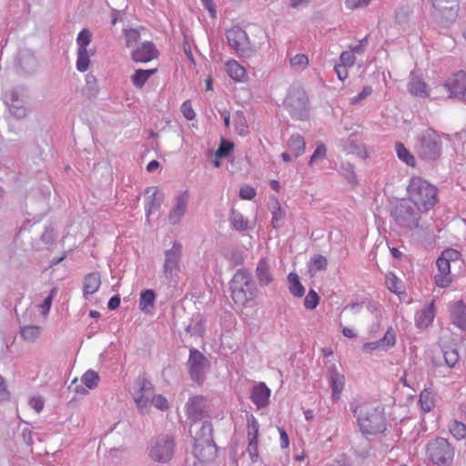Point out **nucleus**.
Listing matches in <instances>:
<instances>
[{"mask_svg":"<svg viewBox=\"0 0 466 466\" xmlns=\"http://www.w3.org/2000/svg\"><path fill=\"white\" fill-rule=\"evenodd\" d=\"M350 410L364 435H375L386 431L384 409L367 403H350Z\"/></svg>","mask_w":466,"mask_h":466,"instance_id":"f257e3e1","label":"nucleus"},{"mask_svg":"<svg viewBox=\"0 0 466 466\" xmlns=\"http://www.w3.org/2000/svg\"><path fill=\"white\" fill-rule=\"evenodd\" d=\"M407 190V200L425 212L432 208L438 201L437 187L420 177L410 178Z\"/></svg>","mask_w":466,"mask_h":466,"instance_id":"f03ea898","label":"nucleus"},{"mask_svg":"<svg viewBox=\"0 0 466 466\" xmlns=\"http://www.w3.org/2000/svg\"><path fill=\"white\" fill-rule=\"evenodd\" d=\"M231 298L239 306L246 305L252 300L258 292L252 274L248 269H238L230 280Z\"/></svg>","mask_w":466,"mask_h":466,"instance_id":"7ed1b4c3","label":"nucleus"},{"mask_svg":"<svg viewBox=\"0 0 466 466\" xmlns=\"http://www.w3.org/2000/svg\"><path fill=\"white\" fill-rule=\"evenodd\" d=\"M415 151L424 161L437 160L442 153L441 136L432 128L423 130L416 137Z\"/></svg>","mask_w":466,"mask_h":466,"instance_id":"20e7f679","label":"nucleus"},{"mask_svg":"<svg viewBox=\"0 0 466 466\" xmlns=\"http://www.w3.org/2000/svg\"><path fill=\"white\" fill-rule=\"evenodd\" d=\"M421 209L407 199L399 202L391 210L395 223L407 230L420 229L426 232L427 228L420 224Z\"/></svg>","mask_w":466,"mask_h":466,"instance_id":"39448f33","label":"nucleus"},{"mask_svg":"<svg viewBox=\"0 0 466 466\" xmlns=\"http://www.w3.org/2000/svg\"><path fill=\"white\" fill-rule=\"evenodd\" d=\"M429 460L436 466H452L455 449L444 438H436L427 445Z\"/></svg>","mask_w":466,"mask_h":466,"instance_id":"423d86ee","label":"nucleus"},{"mask_svg":"<svg viewBox=\"0 0 466 466\" xmlns=\"http://www.w3.org/2000/svg\"><path fill=\"white\" fill-rule=\"evenodd\" d=\"M285 106L293 119L307 120L309 116V98L302 88L289 90Z\"/></svg>","mask_w":466,"mask_h":466,"instance_id":"0eeeda50","label":"nucleus"},{"mask_svg":"<svg viewBox=\"0 0 466 466\" xmlns=\"http://www.w3.org/2000/svg\"><path fill=\"white\" fill-rule=\"evenodd\" d=\"M175 440L172 435L163 434L152 440L148 448V456L158 463H167L174 456Z\"/></svg>","mask_w":466,"mask_h":466,"instance_id":"6e6552de","label":"nucleus"},{"mask_svg":"<svg viewBox=\"0 0 466 466\" xmlns=\"http://www.w3.org/2000/svg\"><path fill=\"white\" fill-rule=\"evenodd\" d=\"M182 248V244L175 241L172 248L165 251L163 276L168 285H174L177 283V279L180 271Z\"/></svg>","mask_w":466,"mask_h":466,"instance_id":"1a4fd4ad","label":"nucleus"},{"mask_svg":"<svg viewBox=\"0 0 466 466\" xmlns=\"http://www.w3.org/2000/svg\"><path fill=\"white\" fill-rule=\"evenodd\" d=\"M227 39L229 46L239 57L248 58L256 52L246 31L238 26L227 31Z\"/></svg>","mask_w":466,"mask_h":466,"instance_id":"9d476101","label":"nucleus"},{"mask_svg":"<svg viewBox=\"0 0 466 466\" xmlns=\"http://www.w3.org/2000/svg\"><path fill=\"white\" fill-rule=\"evenodd\" d=\"M195 444L193 452L198 460L206 459L205 449H212L215 446L213 441V427L210 421H204L200 429L195 433Z\"/></svg>","mask_w":466,"mask_h":466,"instance_id":"9b49d317","label":"nucleus"},{"mask_svg":"<svg viewBox=\"0 0 466 466\" xmlns=\"http://www.w3.org/2000/svg\"><path fill=\"white\" fill-rule=\"evenodd\" d=\"M91 32L87 28L82 29L77 35V59L76 66L79 72H86L88 69L90 56L93 53L89 52L86 47L91 42Z\"/></svg>","mask_w":466,"mask_h":466,"instance_id":"f8f14e48","label":"nucleus"},{"mask_svg":"<svg viewBox=\"0 0 466 466\" xmlns=\"http://www.w3.org/2000/svg\"><path fill=\"white\" fill-rule=\"evenodd\" d=\"M4 103L9 112L17 119H22L27 115V108L25 106L23 91L19 88H12L4 94Z\"/></svg>","mask_w":466,"mask_h":466,"instance_id":"ddd939ff","label":"nucleus"},{"mask_svg":"<svg viewBox=\"0 0 466 466\" xmlns=\"http://www.w3.org/2000/svg\"><path fill=\"white\" fill-rule=\"evenodd\" d=\"M187 365L191 379L198 383L202 382L208 368V359L199 350L192 348L189 350Z\"/></svg>","mask_w":466,"mask_h":466,"instance_id":"4468645a","label":"nucleus"},{"mask_svg":"<svg viewBox=\"0 0 466 466\" xmlns=\"http://www.w3.org/2000/svg\"><path fill=\"white\" fill-rule=\"evenodd\" d=\"M136 387L133 398L139 410L144 413L150 406L154 386L150 380L142 377L137 379Z\"/></svg>","mask_w":466,"mask_h":466,"instance_id":"2eb2a0df","label":"nucleus"},{"mask_svg":"<svg viewBox=\"0 0 466 466\" xmlns=\"http://www.w3.org/2000/svg\"><path fill=\"white\" fill-rule=\"evenodd\" d=\"M189 202V193L187 190L178 192L174 199L173 205L168 214V222L170 225H177L187 210Z\"/></svg>","mask_w":466,"mask_h":466,"instance_id":"dca6fc26","label":"nucleus"},{"mask_svg":"<svg viewBox=\"0 0 466 466\" xmlns=\"http://www.w3.org/2000/svg\"><path fill=\"white\" fill-rule=\"evenodd\" d=\"M444 86L450 93V97L461 99L466 91V73L457 72L446 81Z\"/></svg>","mask_w":466,"mask_h":466,"instance_id":"f3484780","label":"nucleus"},{"mask_svg":"<svg viewBox=\"0 0 466 466\" xmlns=\"http://www.w3.org/2000/svg\"><path fill=\"white\" fill-rule=\"evenodd\" d=\"M187 418L193 422L201 420L207 412L206 400L202 396H194L186 404Z\"/></svg>","mask_w":466,"mask_h":466,"instance_id":"a211bd4d","label":"nucleus"},{"mask_svg":"<svg viewBox=\"0 0 466 466\" xmlns=\"http://www.w3.org/2000/svg\"><path fill=\"white\" fill-rule=\"evenodd\" d=\"M437 15L446 21H453L457 16L458 0H431Z\"/></svg>","mask_w":466,"mask_h":466,"instance_id":"6ab92c4d","label":"nucleus"},{"mask_svg":"<svg viewBox=\"0 0 466 466\" xmlns=\"http://www.w3.org/2000/svg\"><path fill=\"white\" fill-rule=\"evenodd\" d=\"M146 215L148 218L149 216L158 210L164 199V193L157 187H150L146 189Z\"/></svg>","mask_w":466,"mask_h":466,"instance_id":"aec40b11","label":"nucleus"},{"mask_svg":"<svg viewBox=\"0 0 466 466\" xmlns=\"http://www.w3.org/2000/svg\"><path fill=\"white\" fill-rule=\"evenodd\" d=\"M157 50L155 45L151 42L146 41L137 46L132 51V59L138 63H147L157 57Z\"/></svg>","mask_w":466,"mask_h":466,"instance_id":"412c9836","label":"nucleus"},{"mask_svg":"<svg viewBox=\"0 0 466 466\" xmlns=\"http://www.w3.org/2000/svg\"><path fill=\"white\" fill-rule=\"evenodd\" d=\"M270 394V389L264 382H259L252 388L250 399L258 409H262L268 405Z\"/></svg>","mask_w":466,"mask_h":466,"instance_id":"4be33fe9","label":"nucleus"},{"mask_svg":"<svg viewBox=\"0 0 466 466\" xmlns=\"http://www.w3.org/2000/svg\"><path fill=\"white\" fill-rule=\"evenodd\" d=\"M17 66L25 74H32L37 67V59L29 49L20 50L17 56Z\"/></svg>","mask_w":466,"mask_h":466,"instance_id":"5701e85b","label":"nucleus"},{"mask_svg":"<svg viewBox=\"0 0 466 466\" xmlns=\"http://www.w3.org/2000/svg\"><path fill=\"white\" fill-rule=\"evenodd\" d=\"M451 320L461 329L466 330V306L461 300L456 301L450 306Z\"/></svg>","mask_w":466,"mask_h":466,"instance_id":"b1692460","label":"nucleus"},{"mask_svg":"<svg viewBox=\"0 0 466 466\" xmlns=\"http://www.w3.org/2000/svg\"><path fill=\"white\" fill-rule=\"evenodd\" d=\"M256 278L261 287L267 286L273 281V275L270 272L269 263L266 258L258 260L256 268Z\"/></svg>","mask_w":466,"mask_h":466,"instance_id":"393cba45","label":"nucleus"},{"mask_svg":"<svg viewBox=\"0 0 466 466\" xmlns=\"http://www.w3.org/2000/svg\"><path fill=\"white\" fill-rule=\"evenodd\" d=\"M101 285V278L98 272L88 273L83 281V295L86 299L96 293Z\"/></svg>","mask_w":466,"mask_h":466,"instance_id":"a878e982","label":"nucleus"},{"mask_svg":"<svg viewBox=\"0 0 466 466\" xmlns=\"http://www.w3.org/2000/svg\"><path fill=\"white\" fill-rule=\"evenodd\" d=\"M434 319L433 303L423 307L415 315L416 326L420 329L427 328Z\"/></svg>","mask_w":466,"mask_h":466,"instance_id":"bb28decb","label":"nucleus"},{"mask_svg":"<svg viewBox=\"0 0 466 466\" xmlns=\"http://www.w3.org/2000/svg\"><path fill=\"white\" fill-rule=\"evenodd\" d=\"M341 147L348 154H356L363 159L368 157L364 146L358 143L354 138L349 137L341 140Z\"/></svg>","mask_w":466,"mask_h":466,"instance_id":"cd10ccee","label":"nucleus"},{"mask_svg":"<svg viewBox=\"0 0 466 466\" xmlns=\"http://www.w3.org/2000/svg\"><path fill=\"white\" fill-rule=\"evenodd\" d=\"M409 92L419 97H426L429 96V89L426 83L420 77H411L408 84Z\"/></svg>","mask_w":466,"mask_h":466,"instance_id":"c85d7f7f","label":"nucleus"},{"mask_svg":"<svg viewBox=\"0 0 466 466\" xmlns=\"http://www.w3.org/2000/svg\"><path fill=\"white\" fill-rule=\"evenodd\" d=\"M329 385L331 388V399L338 401L345 386V376L342 373H335L329 378Z\"/></svg>","mask_w":466,"mask_h":466,"instance_id":"c756f323","label":"nucleus"},{"mask_svg":"<svg viewBox=\"0 0 466 466\" xmlns=\"http://www.w3.org/2000/svg\"><path fill=\"white\" fill-rule=\"evenodd\" d=\"M157 72V69H137L131 76V81L137 88H142L151 76Z\"/></svg>","mask_w":466,"mask_h":466,"instance_id":"7c9ffc66","label":"nucleus"},{"mask_svg":"<svg viewBox=\"0 0 466 466\" xmlns=\"http://www.w3.org/2000/svg\"><path fill=\"white\" fill-rule=\"evenodd\" d=\"M272 219L271 225L274 228L278 229L284 226L285 212L281 209L279 201L275 198L272 203Z\"/></svg>","mask_w":466,"mask_h":466,"instance_id":"2f4dec72","label":"nucleus"},{"mask_svg":"<svg viewBox=\"0 0 466 466\" xmlns=\"http://www.w3.org/2000/svg\"><path fill=\"white\" fill-rule=\"evenodd\" d=\"M227 72L236 81H242L246 76L245 68L235 60L227 63Z\"/></svg>","mask_w":466,"mask_h":466,"instance_id":"473e14b6","label":"nucleus"},{"mask_svg":"<svg viewBox=\"0 0 466 466\" xmlns=\"http://www.w3.org/2000/svg\"><path fill=\"white\" fill-rule=\"evenodd\" d=\"M288 279L290 293L297 298L303 297L305 294V289L300 283L299 276L296 273L291 272L289 274Z\"/></svg>","mask_w":466,"mask_h":466,"instance_id":"72a5a7b5","label":"nucleus"},{"mask_svg":"<svg viewBox=\"0 0 466 466\" xmlns=\"http://www.w3.org/2000/svg\"><path fill=\"white\" fill-rule=\"evenodd\" d=\"M288 147L296 157L302 155L305 151L304 138L300 135H292L288 141Z\"/></svg>","mask_w":466,"mask_h":466,"instance_id":"f704fd0d","label":"nucleus"},{"mask_svg":"<svg viewBox=\"0 0 466 466\" xmlns=\"http://www.w3.org/2000/svg\"><path fill=\"white\" fill-rule=\"evenodd\" d=\"M229 221L233 228L238 231H244L248 226V219H246L240 212L235 209L231 210Z\"/></svg>","mask_w":466,"mask_h":466,"instance_id":"c9c22d12","label":"nucleus"},{"mask_svg":"<svg viewBox=\"0 0 466 466\" xmlns=\"http://www.w3.org/2000/svg\"><path fill=\"white\" fill-rule=\"evenodd\" d=\"M449 431L457 441H461L466 437V425L457 420L449 423Z\"/></svg>","mask_w":466,"mask_h":466,"instance_id":"e433bc0d","label":"nucleus"},{"mask_svg":"<svg viewBox=\"0 0 466 466\" xmlns=\"http://www.w3.org/2000/svg\"><path fill=\"white\" fill-rule=\"evenodd\" d=\"M100 378L96 371L93 370H86L82 378L81 382L89 390L96 388Z\"/></svg>","mask_w":466,"mask_h":466,"instance_id":"4c0bfd02","label":"nucleus"},{"mask_svg":"<svg viewBox=\"0 0 466 466\" xmlns=\"http://www.w3.org/2000/svg\"><path fill=\"white\" fill-rule=\"evenodd\" d=\"M396 152L398 157L406 163L408 166L414 167L416 160L410 151L404 147L402 143L396 144Z\"/></svg>","mask_w":466,"mask_h":466,"instance_id":"58836bf2","label":"nucleus"},{"mask_svg":"<svg viewBox=\"0 0 466 466\" xmlns=\"http://www.w3.org/2000/svg\"><path fill=\"white\" fill-rule=\"evenodd\" d=\"M20 335L24 339L27 341H34L40 335V327L33 325L21 327Z\"/></svg>","mask_w":466,"mask_h":466,"instance_id":"ea45409f","label":"nucleus"},{"mask_svg":"<svg viewBox=\"0 0 466 466\" xmlns=\"http://www.w3.org/2000/svg\"><path fill=\"white\" fill-rule=\"evenodd\" d=\"M156 295L153 289H146L141 292L139 299V308L141 310H146L148 307L154 305Z\"/></svg>","mask_w":466,"mask_h":466,"instance_id":"a19ab883","label":"nucleus"},{"mask_svg":"<svg viewBox=\"0 0 466 466\" xmlns=\"http://www.w3.org/2000/svg\"><path fill=\"white\" fill-rule=\"evenodd\" d=\"M420 403L424 412H429L434 406V398L431 391L424 390L420 394Z\"/></svg>","mask_w":466,"mask_h":466,"instance_id":"79ce46f5","label":"nucleus"},{"mask_svg":"<svg viewBox=\"0 0 466 466\" xmlns=\"http://www.w3.org/2000/svg\"><path fill=\"white\" fill-rule=\"evenodd\" d=\"M442 354L448 369L454 367L459 361V353L455 349L447 348L442 350Z\"/></svg>","mask_w":466,"mask_h":466,"instance_id":"37998d69","label":"nucleus"},{"mask_svg":"<svg viewBox=\"0 0 466 466\" xmlns=\"http://www.w3.org/2000/svg\"><path fill=\"white\" fill-rule=\"evenodd\" d=\"M379 340L381 345V350H387L390 348L393 347L396 342V336L394 331L392 330V328H390L384 334L383 338Z\"/></svg>","mask_w":466,"mask_h":466,"instance_id":"c03bdc74","label":"nucleus"},{"mask_svg":"<svg viewBox=\"0 0 466 466\" xmlns=\"http://www.w3.org/2000/svg\"><path fill=\"white\" fill-rule=\"evenodd\" d=\"M247 425L248 438L252 440H258L259 425L257 419L253 415H250L248 418Z\"/></svg>","mask_w":466,"mask_h":466,"instance_id":"a18cd8bd","label":"nucleus"},{"mask_svg":"<svg viewBox=\"0 0 466 466\" xmlns=\"http://www.w3.org/2000/svg\"><path fill=\"white\" fill-rule=\"evenodd\" d=\"M289 63L295 69H304L309 65V58L304 54H297L289 59Z\"/></svg>","mask_w":466,"mask_h":466,"instance_id":"49530a36","label":"nucleus"},{"mask_svg":"<svg viewBox=\"0 0 466 466\" xmlns=\"http://www.w3.org/2000/svg\"><path fill=\"white\" fill-rule=\"evenodd\" d=\"M388 289L393 293H400L401 281L391 272L386 276Z\"/></svg>","mask_w":466,"mask_h":466,"instance_id":"de8ad7c7","label":"nucleus"},{"mask_svg":"<svg viewBox=\"0 0 466 466\" xmlns=\"http://www.w3.org/2000/svg\"><path fill=\"white\" fill-rule=\"evenodd\" d=\"M234 145L231 141L222 139L215 155L217 157H224L228 156L233 150Z\"/></svg>","mask_w":466,"mask_h":466,"instance_id":"09e8293b","label":"nucleus"},{"mask_svg":"<svg viewBox=\"0 0 466 466\" xmlns=\"http://www.w3.org/2000/svg\"><path fill=\"white\" fill-rule=\"evenodd\" d=\"M319 302V297L318 293L310 289L304 299V307L308 309H314Z\"/></svg>","mask_w":466,"mask_h":466,"instance_id":"8fccbe9b","label":"nucleus"},{"mask_svg":"<svg viewBox=\"0 0 466 466\" xmlns=\"http://www.w3.org/2000/svg\"><path fill=\"white\" fill-rule=\"evenodd\" d=\"M237 132L240 136H246L248 132V127L243 114H238L234 119Z\"/></svg>","mask_w":466,"mask_h":466,"instance_id":"3c124183","label":"nucleus"},{"mask_svg":"<svg viewBox=\"0 0 466 466\" xmlns=\"http://www.w3.org/2000/svg\"><path fill=\"white\" fill-rule=\"evenodd\" d=\"M448 253H441L439 258L436 261V265L439 270V273L441 274H451V263L448 262V259L444 258Z\"/></svg>","mask_w":466,"mask_h":466,"instance_id":"603ef678","label":"nucleus"},{"mask_svg":"<svg viewBox=\"0 0 466 466\" xmlns=\"http://www.w3.org/2000/svg\"><path fill=\"white\" fill-rule=\"evenodd\" d=\"M327 155V148L323 143H320L317 146L316 149L314 150L312 156L309 159V166H312L316 161L319 159L325 158Z\"/></svg>","mask_w":466,"mask_h":466,"instance_id":"864d4df0","label":"nucleus"},{"mask_svg":"<svg viewBox=\"0 0 466 466\" xmlns=\"http://www.w3.org/2000/svg\"><path fill=\"white\" fill-rule=\"evenodd\" d=\"M56 294V289H51L49 295L44 299L43 303L39 306L40 311L44 316H46L51 309L52 301Z\"/></svg>","mask_w":466,"mask_h":466,"instance_id":"5fc2aeb1","label":"nucleus"},{"mask_svg":"<svg viewBox=\"0 0 466 466\" xmlns=\"http://www.w3.org/2000/svg\"><path fill=\"white\" fill-rule=\"evenodd\" d=\"M150 405H154L160 410H167L168 409L167 400L162 395H154L150 400Z\"/></svg>","mask_w":466,"mask_h":466,"instance_id":"6e6d98bb","label":"nucleus"},{"mask_svg":"<svg viewBox=\"0 0 466 466\" xmlns=\"http://www.w3.org/2000/svg\"><path fill=\"white\" fill-rule=\"evenodd\" d=\"M410 16L409 7L402 6L396 10L395 19L400 25H404L408 22Z\"/></svg>","mask_w":466,"mask_h":466,"instance_id":"4d7b16f0","label":"nucleus"},{"mask_svg":"<svg viewBox=\"0 0 466 466\" xmlns=\"http://www.w3.org/2000/svg\"><path fill=\"white\" fill-rule=\"evenodd\" d=\"M341 172L349 182H354L356 180L354 167L350 163H343L341 165Z\"/></svg>","mask_w":466,"mask_h":466,"instance_id":"13d9d810","label":"nucleus"},{"mask_svg":"<svg viewBox=\"0 0 466 466\" xmlns=\"http://www.w3.org/2000/svg\"><path fill=\"white\" fill-rule=\"evenodd\" d=\"M339 61H340V65H343L348 67H351V66H353V65L355 63V56L350 50L344 51L340 54Z\"/></svg>","mask_w":466,"mask_h":466,"instance_id":"bf43d9fd","label":"nucleus"},{"mask_svg":"<svg viewBox=\"0 0 466 466\" xmlns=\"http://www.w3.org/2000/svg\"><path fill=\"white\" fill-rule=\"evenodd\" d=\"M181 112L187 120H193L196 116V113L192 108L189 101H185L181 106Z\"/></svg>","mask_w":466,"mask_h":466,"instance_id":"052dcab7","label":"nucleus"},{"mask_svg":"<svg viewBox=\"0 0 466 466\" xmlns=\"http://www.w3.org/2000/svg\"><path fill=\"white\" fill-rule=\"evenodd\" d=\"M434 279H435L436 285L441 288L448 287L450 285V283L451 282V278L450 274H441V273L436 274L434 276Z\"/></svg>","mask_w":466,"mask_h":466,"instance_id":"680f3d73","label":"nucleus"},{"mask_svg":"<svg viewBox=\"0 0 466 466\" xmlns=\"http://www.w3.org/2000/svg\"><path fill=\"white\" fill-rule=\"evenodd\" d=\"M54 239H55V232H54L53 227L51 225L46 226L45 228L44 232L41 235L42 242H44L45 244H50L54 241Z\"/></svg>","mask_w":466,"mask_h":466,"instance_id":"e2e57ef3","label":"nucleus"},{"mask_svg":"<svg viewBox=\"0 0 466 466\" xmlns=\"http://www.w3.org/2000/svg\"><path fill=\"white\" fill-rule=\"evenodd\" d=\"M256 196V190L250 186H244L239 190V197L245 200H251Z\"/></svg>","mask_w":466,"mask_h":466,"instance_id":"0e129e2a","label":"nucleus"},{"mask_svg":"<svg viewBox=\"0 0 466 466\" xmlns=\"http://www.w3.org/2000/svg\"><path fill=\"white\" fill-rule=\"evenodd\" d=\"M311 263L315 269L324 270L327 268V259L321 255H316L312 258Z\"/></svg>","mask_w":466,"mask_h":466,"instance_id":"69168bd1","label":"nucleus"},{"mask_svg":"<svg viewBox=\"0 0 466 466\" xmlns=\"http://www.w3.org/2000/svg\"><path fill=\"white\" fill-rule=\"evenodd\" d=\"M248 452L249 453L252 461H256L258 456V440L248 439Z\"/></svg>","mask_w":466,"mask_h":466,"instance_id":"338daca9","label":"nucleus"},{"mask_svg":"<svg viewBox=\"0 0 466 466\" xmlns=\"http://www.w3.org/2000/svg\"><path fill=\"white\" fill-rule=\"evenodd\" d=\"M44 399L42 397H32L29 400V405L32 409H34L37 413H39L44 408Z\"/></svg>","mask_w":466,"mask_h":466,"instance_id":"774afa93","label":"nucleus"}]
</instances>
